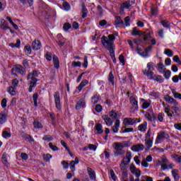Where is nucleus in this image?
<instances>
[{
	"label": "nucleus",
	"instance_id": "nucleus-21",
	"mask_svg": "<svg viewBox=\"0 0 181 181\" xmlns=\"http://www.w3.org/2000/svg\"><path fill=\"white\" fill-rule=\"evenodd\" d=\"M157 70L159 73H165L166 67L163 65V62H160V63L157 64Z\"/></svg>",
	"mask_w": 181,
	"mask_h": 181
},
{
	"label": "nucleus",
	"instance_id": "nucleus-33",
	"mask_svg": "<svg viewBox=\"0 0 181 181\" xmlns=\"http://www.w3.org/2000/svg\"><path fill=\"white\" fill-rule=\"evenodd\" d=\"M53 63L55 69H59L60 67V63L59 62V58L56 55L53 57Z\"/></svg>",
	"mask_w": 181,
	"mask_h": 181
},
{
	"label": "nucleus",
	"instance_id": "nucleus-43",
	"mask_svg": "<svg viewBox=\"0 0 181 181\" xmlns=\"http://www.w3.org/2000/svg\"><path fill=\"white\" fill-rule=\"evenodd\" d=\"M108 80L110 83H111L112 86H115L114 82V75L112 74V71H110L108 76Z\"/></svg>",
	"mask_w": 181,
	"mask_h": 181
},
{
	"label": "nucleus",
	"instance_id": "nucleus-46",
	"mask_svg": "<svg viewBox=\"0 0 181 181\" xmlns=\"http://www.w3.org/2000/svg\"><path fill=\"white\" fill-rule=\"evenodd\" d=\"M95 128L98 134H103V132H104V131H103V125H101V124H96Z\"/></svg>",
	"mask_w": 181,
	"mask_h": 181
},
{
	"label": "nucleus",
	"instance_id": "nucleus-44",
	"mask_svg": "<svg viewBox=\"0 0 181 181\" xmlns=\"http://www.w3.org/2000/svg\"><path fill=\"white\" fill-rule=\"evenodd\" d=\"M42 158H43L45 162H50V159H52V155L47 153V154H44L42 156Z\"/></svg>",
	"mask_w": 181,
	"mask_h": 181
},
{
	"label": "nucleus",
	"instance_id": "nucleus-59",
	"mask_svg": "<svg viewBox=\"0 0 181 181\" xmlns=\"http://www.w3.org/2000/svg\"><path fill=\"white\" fill-rule=\"evenodd\" d=\"M172 93L173 94L174 98H179V100H181V94L180 93H179L175 90H173Z\"/></svg>",
	"mask_w": 181,
	"mask_h": 181
},
{
	"label": "nucleus",
	"instance_id": "nucleus-60",
	"mask_svg": "<svg viewBox=\"0 0 181 181\" xmlns=\"http://www.w3.org/2000/svg\"><path fill=\"white\" fill-rule=\"evenodd\" d=\"M63 8L64 11H70L71 6L69 5V3L67 2H64L63 3Z\"/></svg>",
	"mask_w": 181,
	"mask_h": 181
},
{
	"label": "nucleus",
	"instance_id": "nucleus-14",
	"mask_svg": "<svg viewBox=\"0 0 181 181\" xmlns=\"http://www.w3.org/2000/svg\"><path fill=\"white\" fill-rule=\"evenodd\" d=\"M145 149V146L144 144H136L132 146V151L133 152H139L140 151H144Z\"/></svg>",
	"mask_w": 181,
	"mask_h": 181
},
{
	"label": "nucleus",
	"instance_id": "nucleus-28",
	"mask_svg": "<svg viewBox=\"0 0 181 181\" xmlns=\"http://www.w3.org/2000/svg\"><path fill=\"white\" fill-rule=\"evenodd\" d=\"M132 36H142L144 35L142 31L139 30L138 28H134L132 32Z\"/></svg>",
	"mask_w": 181,
	"mask_h": 181
},
{
	"label": "nucleus",
	"instance_id": "nucleus-30",
	"mask_svg": "<svg viewBox=\"0 0 181 181\" xmlns=\"http://www.w3.org/2000/svg\"><path fill=\"white\" fill-rule=\"evenodd\" d=\"M87 84H88V81L87 79L83 80L79 84V86H78V91H81L83 87H86Z\"/></svg>",
	"mask_w": 181,
	"mask_h": 181
},
{
	"label": "nucleus",
	"instance_id": "nucleus-39",
	"mask_svg": "<svg viewBox=\"0 0 181 181\" xmlns=\"http://www.w3.org/2000/svg\"><path fill=\"white\" fill-rule=\"evenodd\" d=\"M24 50H25L26 54H32V47L29 45L25 46Z\"/></svg>",
	"mask_w": 181,
	"mask_h": 181
},
{
	"label": "nucleus",
	"instance_id": "nucleus-52",
	"mask_svg": "<svg viewBox=\"0 0 181 181\" xmlns=\"http://www.w3.org/2000/svg\"><path fill=\"white\" fill-rule=\"evenodd\" d=\"M91 100L93 104H97V103H98V100H100V98L98 97V95H94Z\"/></svg>",
	"mask_w": 181,
	"mask_h": 181
},
{
	"label": "nucleus",
	"instance_id": "nucleus-40",
	"mask_svg": "<svg viewBox=\"0 0 181 181\" xmlns=\"http://www.w3.org/2000/svg\"><path fill=\"white\" fill-rule=\"evenodd\" d=\"M161 24L163 25V28H166L167 29H170V23H169V21L166 20H163L161 21Z\"/></svg>",
	"mask_w": 181,
	"mask_h": 181
},
{
	"label": "nucleus",
	"instance_id": "nucleus-20",
	"mask_svg": "<svg viewBox=\"0 0 181 181\" xmlns=\"http://www.w3.org/2000/svg\"><path fill=\"white\" fill-rule=\"evenodd\" d=\"M86 103L84 102V98H81L76 103V110H81L84 107Z\"/></svg>",
	"mask_w": 181,
	"mask_h": 181
},
{
	"label": "nucleus",
	"instance_id": "nucleus-13",
	"mask_svg": "<svg viewBox=\"0 0 181 181\" xmlns=\"http://www.w3.org/2000/svg\"><path fill=\"white\" fill-rule=\"evenodd\" d=\"M147 69L148 70H144L143 71V74L145 76V71H146V73H153V70H155V64H153V62H148L147 64Z\"/></svg>",
	"mask_w": 181,
	"mask_h": 181
},
{
	"label": "nucleus",
	"instance_id": "nucleus-35",
	"mask_svg": "<svg viewBox=\"0 0 181 181\" xmlns=\"http://www.w3.org/2000/svg\"><path fill=\"white\" fill-rule=\"evenodd\" d=\"M8 93H9L11 95H16V88H13V86H10L8 88Z\"/></svg>",
	"mask_w": 181,
	"mask_h": 181
},
{
	"label": "nucleus",
	"instance_id": "nucleus-57",
	"mask_svg": "<svg viewBox=\"0 0 181 181\" xmlns=\"http://www.w3.org/2000/svg\"><path fill=\"white\" fill-rule=\"evenodd\" d=\"M72 67H81V62H72L71 63Z\"/></svg>",
	"mask_w": 181,
	"mask_h": 181
},
{
	"label": "nucleus",
	"instance_id": "nucleus-54",
	"mask_svg": "<svg viewBox=\"0 0 181 181\" xmlns=\"http://www.w3.org/2000/svg\"><path fill=\"white\" fill-rule=\"evenodd\" d=\"M43 141H47L48 142H50V141H53V136L50 135H46L42 138Z\"/></svg>",
	"mask_w": 181,
	"mask_h": 181
},
{
	"label": "nucleus",
	"instance_id": "nucleus-4",
	"mask_svg": "<svg viewBox=\"0 0 181 181\" xmlns=\"http://www.w3.org/2000/svg\"><path fill=\"white\" fill-rule=\"evenodd\" d=\"M114 156L115 157L119 156V155H124L125 153V151L124 150V147L121 143H114Z\"/></svg>",
	"mask_w": 181,
	"mask_h": 181
},
{
	"label": "nucleus",
	"instance_id": "nucleus-51",
	"mask_svg": "<svg viewBox=\"0 0 181 181\" xmlns=\"http://www.w3.org/2000/svg\"><path fill=\"white\" fill-rule=\"evenodd\" d=\"M2 136L3 138H11V136H12V134H11V133L6 132V130H4L3 131V133H2Z\"/></svg>",
	"mask_w": 181,
	"mask_h": 181
},
{
	"label": "nucleus",
	"instance_id": "nucleus-23",
	"mask_svg": "<svg viewBox=\"0 0 181 181\" xmlns=\"http://www.w3.org/2000/svg\"><path fill=\"white\" fill-rule=\"evenodd\" d=\"M147 127L148 123L146 122H144L138 127V130L140 131L141 132H146Z\"/></svg>",
	"mask_w": 181,
	"mask_h": 181
},
{
	"label": "nucleus",
	"instance_id": "nucleus-3",
	"mask_svg": "<svg viewBox=\"0 0 181 181\" xmlns=\"http://www.w3.org/2000/svg\"><path fill=\"white\" fill-rule=\"evenodd\" d=\"M145 76L148 77L149 80H154V81H157V83H163L164 79L162 76L154 74L153 72H146L144 73Z\"/></svg>",
	"mask_w": 181,
	"mask_h": 181
},
{
	"label": "nucleus",
	"instance_id": "nucleus-19",
	"mask_svg": "<svg viewBox=\"0 0 181 181\" xmlns=\"http://www.w3.org/2000/svg\"><path fill=\"white\" fill-rule=\"evenodd\" d=\"M103 121H105L106 125H107V127H111V125H112L113 124V121L112 119H111V118L110 117V116L108 115H103L102 117Z\"/></svg>",
	"mask_w": 181,
	"mask_h": 181
},
{
	"label": "nucleus",
	"instance_id": "nucleus-18",
	"mask_svg": "<svg viewBox=\"0 0 181 181\" xmlns=\"http://www.w3.org/2000/svg\"><path fill=\"white\" fill-rule=\"evenodd\" d=\"M164 100L165 101H166V103H168V104H176V103L177 102L176 100H175V98H173V97L169 95H166L164 97Z\"/></svg>",
	"mask_w": 181,
	"mask_h": 181
},
{
	"label": "nucleus",
	"instance_id": "nucleus-56",
	"mask_svg": "<svg viewBox=\"0 0 181 181\" xmlns=\"http://www.w3.org/2000/svg\"><path fill=\"white\" fill-rule=\"evenodd\" d=\"M48 145H49L50 149H52V151H54V152H56V151H59V148H57V146L53 145L52 143H49Z\"/></svg>",
	"mask_w": 181,
	"mask_h": 181
},
{
	"label": "nucleus",
	"instance_id": "nucleus-8",
	"mask_svg": "<svg viewBox=\"0 0 181 181\" xmlns=\"http://www.w3.org/2000/svg\"><path fill=\"white\" fill-rule=\"evenodd\" d=\"M36 77H37V71H33V73H30L28 75L27 80H28V81H30L31 83H33L34 85H35V83H37V78H36Z\"/></svg>",
	"mask_w": 181,
	"mask_h": 181
},
{
	"label": "nucleus",
	"instance_id": "nucleus-45",
	"mask_svg": "<svg viewBox=\"0 0 181 181\" xmlns=\"http://www.w3.org/2000/svg\"><path fill=\"white\" fill-rule=\"evenodd\" d=\"M157 119L160 122H163V120L165 119V114L162 113V112L158 113V115L157 116Z\"/></svg>",
	"mask_w": 181,
	"mask_h": 181
},
{
	"label": "nucleus",
	"instance_id": "nucleus-11",
	"mask_svg": "<svg viewBox=\"0 0 181 181\" xmlns=\"http://www.w3.org/2000/svg\"><path fill=\"white\" fill-rule=\"evenodd\" d=\"M115 25L116 28H122L124 26V21H122L120 16L115 17Z\"/></svg>",
	"mask_w": 181,
	"mask_h": 181
},
{
	"label": "nucleus",
	"instance_id": "nucleus-31",
	"mask_svg": "<svg viewBox=\"0 0 181 181\" xmlns=\"http://www.w3.org/2000/svg\"><path fill=\"white\" fill-rule=\"evenodd\" d=\"M131 7V3L129 1H124L120 6V11H124V9H129Z\"/></svg>",
	"mask_w": 181,
	"mask_h": 181
},
{
	"label": "nucleus",
	"instance_id": "nucleus-5",
	"mask_svg": "<svg viewBox=\"0 0 181 181\" xmlns=\"http://www.w3.org/2000/svg\"><path fill=\"white\" fill-rule=\"evenodd\" d=\"M169 134L166 132H160L157 135L155 144L158 145V144H161L165 139H169Z\"/></svg>",
	"mask_w": 181,
	"mask_h": 181
},
{
	"label": "nucleus",
	"instance_id": "nucleus-24",
	"mask_svg": "<svg viewBox=\"0 0 181 181\" xmlns=\"http://www.w3.org/2000/svg\"><path fill=\"white\" fill-rule=\"evenodd\" d=\"M153 145V139L145 140L146 150L149 151L151 146Z\"/></svg>",
	"mask_w": 181,
	"mask_h": 181
},
{
	"label": "nucleus",
	"instance_id": "nucleus-42",
	"mask_svg": "<svg viewBox=\"0 0 181 181\" xmlns=\"http://www.w3.org/2000/svg\"><path fill=\"white\" fill-rule=\"evenodd\" d=\"M172 158L175 159L177 163H181V156H179L177 154H174L172 156Z\"/></svg>",
	"mask_w": 181,
	"mask_h": 181
},
{
	"label": "nucleus",
	"instance_id": "nucleus-6",
	"mask_svg": "<svg viewBox=\"0 0 181 181\" xmlns=\"http://www.w3.org/2000/svg\"><path fill=\"white\" fill-rule=\"evenodd\" d=\"M54 100L57 111H62V101L60 100V93L59 91L54 93Z\"/></svg>",
	"mask_w": 181,
	"mask_h": 181
},
{
	"label": "nucleus",
	"instance_id": "nucleus-15",
	"mask_svg": "<svg viewBox=\"0 0 181 181\" xmlns=\"http://www.w3.org/2000/svg\"><path fill=\"white\" fill-rule=\"evenodd\" d=\"M79 160L78 158L77 157L75 158L74 160H72L69 163V167L70 169L72 172H75L76 171V165H78Z\"/></svg>",
	"mask_w": 181,
	"mask_h": 181
},
{
	"label": "nucleus",
	"instance_id": "nucleus-27",
	"mask_svg": "<svg viewBox=\"0 0 181 181\" xmlns=\"http://www.w3.org/2000/svg\"><path fill=\"white\" fill-rule=\"evenodd\" d=\"M120 124H121V122H119V119H117L115 123V125L112 127V131L115 134H117V132H118V129H119Z\"/></svg>",
	"mask_w": 181,
	"mask_h": 181
},
{
	"label": "nucleus",
	"instance_id": "nucleus-29",
	"mask_svg": "<svg viewBox=\"0 0 181 181\" xmlns=\"http://www.w3.org/2000/svg\"><path fill=\"white\" fill-rule=\"evenodd\" d=\"M171 173L174 177L175 181H179V170L174 169L171 171Z\"/></svg>",
	"mask_w": 181,
	"mask_h": 181
},
{
	"label": "nucleus",
	"instance_id": "nucleus-22",
	"mask_svg": "<svg viewBox=\"0 0 181 181\" xmlns=\"http://www.w3.org/2000/svg\"><path fill=\"white\" fill-rule=\"evenodd\" d=\"M88 174L91 180H95V172L91 169V168H88Z\"/></svg>",
	"mask_w": 181,
	"mask_h": 181
},
{
	"label": "nucleus",
	"instance_id": "nucleus-37",
	"mask_svg": "<svg viewBox=\"0 0 181 181\" xmlns=\"http://www.w3.org/2000/svg\"><path fill=\"white\" fill-rule=\"evenodd\" d=\"M151 100L148 101H144L142 104V108L143 110H146V108H149L151 107Z\"/></svg>",
	"mask_w": 181,
	"mask_h": 181
},
{
	"label": "nucleus",
	"instance_id": "nucleus-25",
	"mask_svg": "<svg viewBox=\"0 0 181 181\" xmlns=\"http://www.w3.org/2000/svg\"><path fill=\"white\" fill-rule=\"evenodd\" d=\"M1 28L3 30H6V29H9V26H8V23L4 19H0Z\"/></svg>",
	"mask_w": 181,
	"mask_h": 181
},
{
	"label": "nucleus",
	"instance_id": "nucleus-63",
	"mask_svg": "<svg viewBox=\"0 0 181 181\" xmlns=\"http://www.w3.org/2000/svg\"><path fill=\"white\" fill-rule=\"evenodd\" d=\"M45 59L48 60V62H50L53 57H52V54L50 52H47L45 54Z\"/></svg>",
	"mask_w": 181,
	"mask_h": 181
},
{
	"label": "nucleus",
	"instance_id": "nucleus-61",
	"mask_svg": "<svg viewBox=\"0 0 181 181\" xmlns=\"http://www.w3.org/2000/svg\"><path fill=\"white\" fill-rule=\"evenodd\" d=\"M118 114L114 111L110 112V117L112 118L113 119H117Z\"/></svg>",
	"mask_w": 181,
	"mask_h": 181
},
{
	"label": "nucleus",
	"instance_id": "nucleus-9",
	"mask_svg": "<svg viewBox=\"0 0 181 181\" xmlns=\"http://www.w3.org/2000/svg\"><path fill=\"white\" fill-rule=\"evenodd\" d=\"M130 171L133 175L136 176V177H141V170H139V168H136V167H135V165L132 164L130 165Z\"/></svg>",
	"mask_w": 181,
	"mask_h": 181
},
{
	"label": "nucleus",
	"instance_id": "nucleus-47",
	"mask_svg": "<svg viewBox=\"0 0 181 181\" xmlns=\"http://www.w3.org/2000/svg\"><path fill=\"white\" fill-rule=\"evenodd\" d=\"M164 54H166L168 57H172L173 56V52L170 49H165L164 51Z\"/></svg>",
	"mask_w": 181,
	"mask_h": 181
},
{
	"label": "nucleus",
	"instance_id": "nucleus-38",
	"mask_svg": "<svg viewBox=\"0 0 181 181\" xmlns=\"http://www.w3.org/2000/svg\"><path fill=\"white\" fill-rule=\"evenodd\" d=\"M10 47H17L18 49H19V47H21V40H17V42L16 44L13 43H10L9 44Z\"/></svg>",
	"mask_w": 181,
	"mask_h": 181
},
{
	"label": "nucleus",
	"instance_id": "nucleus-16",
	"mask_svg": "<svg viewBox=\"0 0 181 181\" xmlns=\"http://www.w3.org/2000/svg\"><path fill=\"white\" fill-rule=\"evenodd\" d=\"M42 47V43L38 40H35L33 42L32 48L33 50H40Z\"/></svg>",
	"mask_w": 181,
	"mask_h": 181
},
{
	"label": "nucleus",
	"instance_id": "nucleus-7",
	"mask_svg": "<svg viewBox=\"0 0 181 181\" xmlns=\"http://www.w3.org/2000/svg\"><path fill=\"white\" fill-rule=\"evenodd\" d=\"M136 122H141V119L126 117L123 120L124 125H134Z\"/></svg>",
	"mask_w": 181,
	"mask_h": 181
},
{
	"label": "nucleus",
	"instance_id": "nucleus-55",
	"mask_svg": "<svg viewBox=\"0 0 181 181\" xmlns=\"http://www.w3.org/2000/svg\"><path fill=\"white\" fill-rule=\"evenodd\" d=\"M129 22H131V18H129V16L125 17L124 18L125 26H129L131 25Z\"/></svg>",
	"mask_w": 181,
	"mask_h": 181
},
{
	"label": "nucleus",
	"instance_id": "nucleus-2",
	"mask_svg": "<svg viewBox=\"0 0 181 181\" xmlns=\"http://www.w3.org/2000/svg\"><path fill=\"white\" fill-rule=\"evenodd\" d=\"M132 159V153L131 151H128L126 153V156L122 159L120 163V169L121 170H127L129 163H131V160Z\"/></svg>",
	"mask_w": 181,
	"mask_h": 181
},
{
	"label": "nucleus",
	"instance_id": "nucleus-1",
	"mask_svg": "<svg viewBox=\"0 0 181 181\" xmlns=\"http://www.w3.org/2000/svg\"><path fill=\"white\" fill-rule=\"evenodd\" d=\"M115 36H118V33H115V34H110L107 37L103 35L101 38L102 44L104 47L110 52L112 59L115 57V52L114 51L115 49V45H114Z\"/></svg>",
	"mask_w": 181,
	"mask_h": 181
},
{
	"label": "nucleus",
	"instance_id": "nucleus-48",
	"mask_svg": "<svg viewBox=\"0 0 181 181\" xmlns=\"http://www.w3.org/2000/svg\"><path fill=\"white\" fill-rule=\"evenodd\" d=\"M151 37H152V36L151 35V33H144L143 41L146 42V41L149 40V39H151Z\"/></svg>",
	"mask_w": 181,
	"mask_h": 181
},
{
	"label": "nucleus",
	"instance_id": "nucleus-32",
	"mask_svg": "<svg viewBox=\"0 0 181 181\" xmlns=\"http://www.w3.org/2000/svg\"><path fill=\"white\" fill-rule=\"evenodd\" d=\"M144 117L146 118V119H148V121L152 122L154 119H156V116H155V115H153V116L151 115V114H149L148 112H146L144 115Z\"/></svg>",
	"mask_w": 181,
	"mask_h": 181
},
{
	"label": "nucleus",
	"instance_id": "nucleus-41",
	"mask_svg": "<svg viewBox=\"0 0 181 181\" xmlns=\"http://www.w3.org/2000/svg\"><path fill=\"white\" fill-rule=\"evenodd\" d=\"M37 98H39V95L37 93H34L33 95V100L34 101L35 107H37Z\"/></svg>",
	"mask_w": 181,
	"mask_h": 181
},
{
	"label": "nucleus",
	"instance_id": "nucleus-10",
	"mask_svg": "<svg viewBox=\"0 0 181 181\" xmlns=\"http://www.w3.org/2000/svg\"><path fill=\"white\" fill-rule=\"evenodd\" d=\"M175 168V164L168 161L166 164H161V170H169L170 169H173Z\"/></svg>",
	"mask_w": 181,
	"mask_h": 181
},
{
	"label": "nucleus",
	"instance_id": "nucleus-26",
	"mask_svg": "<svg viewBox=\"0 0 181 181\" xmlns=\"http://www.w3.org/2000/svg\"><path fill=\"white\" fill-rule=\"evenodd\" d=\"M130 104H132V107L135 108V110H138V100L132 96L130 97Z\"/></svg>",
	"mask_w": 181,
	"mask_h": 181
},
{
	"label": "nucleus",
	"instance_id": "nucleus-12",
	"mask_svg": "<svg viewBox=\"0 0 181 181\" xmlns=\"http://www.w3.org/2000/svg\"><path fill=\"white\" fill-rule=\"evenodd\" d=\"M163 107L164 108V112L167 114L168 117L172 118V117H173V115L170 113V106L167 103H163Z\"/></svg>",
	"mask_w": 181,
	"mask_h": 181
},
{
	"label": "nucleus",
	"instance_id": "nucleus-49",
	"mask_svg": "<svg viewBox=\"0 0 181 181\" xmlns=\"http://www.w3.org/2000/svg\"><path fill=\"white\" fill-rule=\"evenodd\" d=\"M152 136V132H151V129H148L147 131V133L146 134L145 140H149V139H153V137L151 136Z\"/></svg>",
	"mask_w": 181,
	"mask_h": 181
},
{
	"label": "nucleus",
	"instance_id": "nucleus-62",
	"mask_svg": "<svg viewBox=\"0 0 181 181\" xmlns=\"http://www.w3.org/2000/svg\"><path fill=\"white\" fill-rule=\"evenodd\" d=\"M95 110L97 112H101L103 111V106L101 105H96Z\"/></svg>",
	"mask_w": 181,
	"mask_h": 181
},
{
	"label": "nucleus",
	"instance_id": "nucleus-53",
	"mask_svg": "<svg viewBox=\"0 0 181 181\" xmlns=\"http://www.w3.org/2000/svg\"><path fill=\"white\" fill-rule=\"evenodd\" d=\"M18 84H19V81H18V79L15 78L12 81L11 87L16 88V87H18Z\"/></svg>",
	"mask_w": 181,
	"mask_h": 181
},
{
	"label": "nucleus",
	"instance_id": "nucleus-50",
	"mask_svg": "<svg viewBox=\"0 0 181 181\" xmlns=\"http://www.w3.org/2000/svg\"><path fill=\"white\" fill-rule=\"evenodd\" d=\"M173 106L171 107V110H173V111L175 112V114L179 110V103H175L173 105Z\"/></svg>",
	"mask_w": 181,
	"mask_h": 181
},
{
	"label": "nucleus",
	"instance_id": "nucleus-34",
	"mask_svg": "<svg viewBox=\"0 0 181 181\" xmlns=\"http://www.w3.org/2000/svg\"><path fill=\"white\" fill-rule=\"evenodd\" d=\"M33 125H34V127L36 129H40L42 128H43V124H42L40 123V122L37 121V120H35L34 122H33Z\"/></svg>",
	"mask_w": 181,
	"mask_h": 181
},
{
	"label": "nucleus",
	"instance_id": "nucleus-64",
	"mask_svg": "<svg viewBox=\"0 0 181 181\" xmlns=\"http://www.w3.org/2000/svg\"><path fill=\"white\" fill-rule=\"evenodd\" d=\"M71 28V25L69 23H66L64 25V30L66 31L69 30Z\"/></svg>",
	"mask_w": 181,
	"mask_h": 181
},
{
	"label": "nucleus",
	"instance_id": "nucleus-36",
	"mask_svg": "<svg viewBox=\"0 0 181 181\" xmlns=\"http://www.w3.org/2000/svg\"><path fill=\"white\" fill-rule=\"evenodd\" d=\"M6 122V115L0 113V124H5Z\"/></svg>",
	"mask_w": 181,
	"mask_h": 181
},
{
	"label": "nucleus",
	"instance_id": "nucleus-17",
	"mask_svg": "<svg viewBox=\"0 0 181 181\" xmlns=\"http://www.w3.org/2000/svg\"><path fill=\"white\" fill-rule=\"evenodd\" d=\"M13 71H16V73H19L20 74H25V71L23 70V66L21 65H16L12 69Z\"/></svg>",
	"mask_w": 181,
	"mask_h": 181
},
{
	"label": "nucleus",
	"instance_id": "nucleus-58",
	"mask_svg": "<svg viewBox=\"0 0 181 181\" xmlns=\"http://www.w3.org/2000/svg\"><path fill=\"white\" fill-rule=\"evenodd\" d=\"M149 95L154 97L155 98H159V92L152 91L149 93Z\"/></svg>",
	"mask_w": 181,
	"mask_h": 181
}]
</instances>
